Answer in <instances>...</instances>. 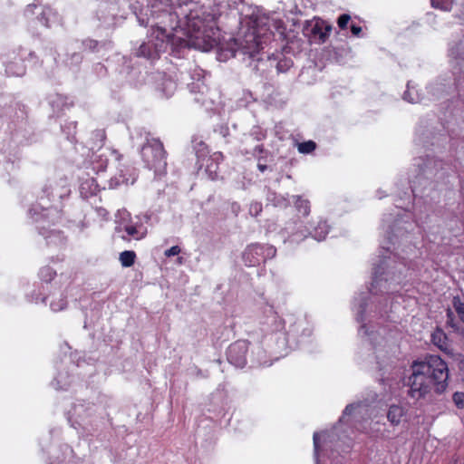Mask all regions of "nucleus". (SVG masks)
Returning a JSON list of instances; mask_svg holds the SVG:
<instances>
[{"label": "nucleus", "mask_w": 464, "mask_h": 464, "mask_svg": "<svg viewBox=\"0 0 464 464\" xmlns=\"http://www.w3.org/2000/svg\"><path fill=\"white\" fill-rule=\"evenodd\" d=\"M267 200L275 207L286 208L289 205V200L286 198L275 192L268 193Z\"/></svg>", "instance_id": "nucleus-28"}, {"label": "nucleus", "mask_w": 464, "mask_h": 464, "mask_svg": "<svg viewBox=\"0 0 464 464\" xmlns=\"http://www.w3.org/2000/svg\"><path fill=\"white\" fill-rule=\"evenodd\" d=\"M431 342L446 354L452 355L453 350L447 334L440 328H437L431 334Z\"/></svg>", "instance_id": "nucleus-16"}, {"label": "nucleus", "mask_w": 464, "mask_h": 464, "mask_svg": "<svg viewBox=\"0 0 464 464\" xmlns=\"http://www.w3.org/2000/svg\"><path fill=\"white\" fill-rule=\"evenodd\" d=\"M276 249L273 246L253 244L243 253V261L247 266H256L276 256Z\"/></svg>", "instance_id": "nucleus-10"}, {"label": "nucleus", "mask_w": 464, "mask_h": 464, "mask_svg": "<svg viewBox=\"0 0 464 464\" xmlns=\"http://www.w3.org/2000/svg\"><path fill=\"white\" fill-rule=\"evenodd\" d=\"M315 143L313 140L301 142L298 144V151L300 153H310L315 150Z\"/></svg>", "instance_id": "nucleus-34"}, {"label": "nucleus", "mask_w": 464, "mask_h": 464, "mask_svg": "<svg viewBox=\"0 0 464 464\" xmlns=\"http://www.w3.org/2000/svg\"><path fill=\"white\" fill-rule=\"evenodd\" d=\"M55 275L56 273L50 266H44L40 270V277L45 282L51 281L55 276Z\"/></svg>", "instance_id": "nucleus-35"}, {"label": "nucleus", "mask_w": 464, "mask_h": 464, "mask_svg": "<svg viewBox=\"0 0 464 464\" xmlns=\"http://www.w3.org/2000/svg\"><path fill=\"white\" fill-rule=\"evenodd\" d=\"M443 162L434 158H428L421 168V172L426 178H433L439 169H442Z\"/></svg>", "instance_id": "nucleus-17"}, {"label": "nucleus", "mask_w": 464, "mask_h": 464, "mask_svg": "<svg viewBox=\"0 0 464 464\" xmlns=\"http://www.w3.org/2000/svg\"><path fill=\"white\" fill-rule=\"evenodd\" d=\"M5 72L12 76H23L25 73V67L23 63H10L6 65Z\"/></svg>", "instance_id": "nucleus-29"}, {"label": "nucleus", "mask_w": 464, "mask_h": 464, "mask_svg": "<svg viewBox=\"0 0 464 464\" xmlns=\"http://www.w3.org/2000/svg\"><path fill=\"white\" fill-rule=\"evenodd\" d=\"M63 374H59L57 376V378L54 380L53 385L54 386V388L56 390H64L67 388V386H69V382H64V383H62L63 382Z\"/></svg>", "instance_id": "nucleus-41"}, {"label": "nucleus", "mask_w": 464, "mask_h": 464, "mask_svg": "<svg viewBox=\"0 0 464 464\" xmlns=\"http://www.w3.org/2000/svg\"><path fill=\"white\" fill-rule=\"evenodd\" d=\"M183 261H184L183 257H178V260H177L178 264L182 265Z\"/></svg>", "instance_id": "nucleus-54"}, {"label": "nucleus", "mask_w": 464, "mask_h": 464, "mask_svg": "<svg viewBox=\"0 0 464 464\" xmlns=\"http://www.w3.org/2000/svg\"><path fill=\"white\" fill-rule=\"evenodd\" d=\"M293 66V61L290 58L280 59L276 63V71L279 73L286 72Z\"/></svg>", "instance_id": "nucleus-32"}, {"label": "nucleus", "mask_w": 464, "mask_h": 464, "mask_svg": "<svg viewBox=\"0 0 464 464\" xmlns=\"http://www.w3.org/2000/svg\"><path fill=\"white\" fill-rule=\"evenodd\" d=\"M43 192L46 195L48 199H62L69 195L70 188L66 184V180H61L60 184L56 181H50L44 185Z\"/></svg>", "instance_id": "nucleus-15"}, {"label": "nucleus", "mask_w": 464, "mask_h": 464, "mask_svg": "<svg viewBox=\"0 0 464 464\" xmlns=\"http://www.w3.org/2000/svg\"><path fill=\"white\" fill-rule=\"evenodd\" d=\"M255 150H258L259 152H262V151H263V146H262V145H257V146L255 148Z\"/></svg>", "instance_id": "nucleus-53"}, {"label": "nucleus", "mask_w": 464, "mask_h": 464, "mask_svg": "<svg viewBox=\"0 0 464 464\" xmlns=\"http://www.w3.org/2000/svg\"><path fill=\"white\" fill-rule=\"evenodd\" d=\"M128 1L129 0H115V3L111 5L110 10L114 17L120 16L123 19L127 17L128 13L124 10L121 13V8L124 9V5H128Z\"/></svg>", "instance_id": "nucleus-25"}, {"label": "nucleus", "mask_w": 464, "mask_h": 464, "mask_svg": "<svg viewBox=\"0 0 464 464\" xmlns=\"http://www.w3.org/2000/svg\"><path fill=\"white\" fill-rule=\"evenodd\" d=\"M351 31L353 33V35H359V34L361 33L362 31V28L359 26V25H356V24H352L351 25Z\"/></svg>", "instance_id": "nucleus-48"}, {"label": "nucleus", "mask_w": 464, "mask_h": 464, "mask_svg": "<svg viewBox=\"0 0 464 464\" xmlns=\"http://www.w3.org/2000/svg\"><path fill=\"white\" fill-rule=\"evenodd\" d=\"M258 363H259L260 365H264V366H269V365H271V362H267V361H266V360H264V361H263V360H261V359H259V360H258Z\"/></svg>", "instance_id": "nucleus-52"}, {"label": "nucleus", "mask_w": 464, "mask_h": 464, "mask_svg": "<svg viewBox=\"0 0 464 464\" xmlns=\"http://www.w3.org/2000/svg\"><path fill=\"white\" fill-rule=\"evenodd\" d=\"M35 8H37L36 5H27L25 10H24L25 15H27V16L33 15L34 14V9Z\"/></svg>", "instance_id": "nucleus-47"}, {"label": "nucleus", "mask_w": 464, "mask_h": 464, "mask_svg": "<svg viewBox=\"0 0 464 464\" xmlns=\"http://www.w3.org/2000/svg\"><path fill=\"white\" fill-rule=\"evenodd\" d=\"M406 415V410L401 405H391L388 412L387 419L393 426L399 425Z\"/></svg>", "instance_id": "nucleus-18"}, {"label": "nucleus", "mask_w": 464, "mask_h": 464, "mask_svg": "<svg viewBox=\"0 0 464 464\" xmlns=\"http://www.w3.org/2000/svg\"><path fill=\"white\" fill-rule=\"evenodd\" d=\"M106 134L103 130H96L92 133V150L101 149L105 141Z\"/></svg>", "instance_id": "nucleus-23"}, {"label": "nucleus", "mask_w": 464, "mask_h": 464, "mask_svg": "<svg viewBox=\"0 0 464 464\" xmlns=\"http://www.w3.org/2000/svg\"><path fill=\"white\" fill-rule=\"evenodd\" d=\"M453 401L459 409L464 407V392H456L452 396Z\"/></svg>", "instance_id": "nucleus-39"}, {"label": "nucleus", "mask_w": 464, "mask_h": 464, "mask_svg": "<svg viewBox=\"0 0 464 464\" xmlns=\"http://www.w3.org/2000/svg\"><path fill=\"white\" fill-rule=\"evenodd\" d=\"M41 234L47 240V244L56 243V240H61V235L59 232H55L53 230L50 231L49 235H45L44 232L40 231Z\"/></svg>", "instance_id": "nucleus-37"}, {"label": "nucleus", "mask_w": 464, "mask_h": 464, "mask_svg": "<svg viewBox=\"0 0 464 464\" xmlns=\"http://www.w3.org/2000/svg\"><path fill=\"white\" fill-rule=\"evenodd\" d=\"M331 31L332 25L320 18L306 21L303 28L304 35L309 42L317 44L325 43Z\"/></svg>", "instance_id": "nucleus-11"}, {"label": "nucleus", "mask_w": 464, "mask_h": 464, "mask_svg": "<svg viewBox=\"0 0 464 464\" xmlns=\"http://www.w3.org/2000/svg\"><path fill=\"white\" fill-rule=\"evenodd\" d=\"M57 19V14L50 7H45L38 16V20L46 27H50L52 23Z\"/></svg>", "instance_id": "nucleus-21"}, {"label": "nucleus", "mask_w": 464, "mask_h": 464, "mask_svg": "<svg viewBox=\"0 0 464 464\" xmlns=\"http://www.w3.org/2000/svg\"><path fill=\"white\" fill-rule=\"evenodd\" d=\"M295 205L296 210L301 213L303 216L307 217L310 213V202L307 199L303 198L300 196H295Z\"/></svg>", "instance_id": "nucleus-27"}, {"label": "nucleus", "mask_w": 464, "mask_h": 464, "mask_svg": "<svg viewBox=\"0 0 464 464\" xmlns=\"http://www.w3.org/2000/svg\"><path fill=\"white\" fill-rule=\"evenodd\" d=\"M186 23L188 39L177 34L167 33L166 29L158 26L151 30L134 54L137 57L154 60L166 51L169 44L175 48L193 47L202 51H209L217 44L214 36V14H206L202 10H191L190 14L186 15Z\"/></svg>", "instance_id": "nucleus-1"}, {"label": "nucleus", "mask_w": 464, "mask_h": 464, "mask_svg": "<svg viewBox=\"0 0 464 464\" xmlns=\"http://www.w3.org/2000/svg\"><path fill=\"white\" fill-rule=\"evenodd\" d=\"M329 232V226L324 220H318L311 231L302 230L301 225L296 222L288 223L281 231L284 242L289 240L299 243L310 235L317 241L325 239Z\"/></svg>", "instance_id": "nucleus-8"}, {"label": "nucleus", "mask_w": 464, "mask_h": 464, "mask_svg": "<svg viewBox=\"0 0 464 464\" xmlns=\"http://www.w3.org/2000/svg\"><path fill=\"white\" fill-rule=\"evenodd\" d=\"M371 296L368 299L366 297H361L358 301V304H354L355 309V319L358 323L362 324L359 328V334L362 337H370L368 329L365 322H371L372 319L380 317L382 318L388 314L392 309L391 297L385 292L380 290V286L376 289L371 286Z\"/></svg>", "instance_id": "nucleus-4"}, {"label": "nucleus", "mask_w": 464, "mask_h": 464, "mask_svg": "<svg viewBox=\"0 0 464 464\" xmlns=\"http://www.w3.org/2000/svg\"><path fill=\"white\" fill-rule=\"evenodd\" d=\"M141 157L146 166L154 170L155 175H161L165 172L167 167L166 151L160 140L155 138L147 139L146 143L141 148Z\"/></svg>", "instance_id": "nucleus-7"}, {"label": "nucleus", "mask_w": 464, "mask_h": 464, "mask_svg": "<svg viewBox=\"0 0 464 464\" xmlns=\"http://www.w3.org/2000/svg\"><path fill=\"white\" fill-rule=\"evenodd\" d=\"M452 304L460 320L464 323V302H461L459 296H455L453 298Z\"/></svg>", "instance_id": "nucleus-33"}, {"label": "nucleus", "mask_w": 464, "mask_h": 464, "mask_svg": "<svg viewBox=\"0 0 464 464\" xmlns=\"http://www.w3.org/2000/svg\"><path fill=\"white\" fill-rule=\"evenodd\" d=\"M351 19V16L349 14H342L338 20H337V24H338V26L341 28V29H344L346 28L349 21Z\"/></svg>", "instance_id": "nucleus-42"}, {"label": "nucleus", "mask_w": 464, "mask_h": 464, "mask_svg": "<svg viewBox=\"0 0 464 464\" xmlns=\"http://www.w3.org/2000/svg\"><path fill=\"white\" fill-rule=\"evenodd\" d=\"M223 156L220 152L214 153L208 159L206 165V172L211 179H216L218 177V161L222 160Z\"/></svg>", "instance_id": "nucleus-19"}, {"label": "nucleus", "mask_w": 464, "mask_h": 464, "mask_svg": "<svg viewBox=\"0 0 464 464\" xmlns=\"http://www.w3.org/2000/svg\"><path fill=\"white\" fill-rule=\"evenodd\" d=\"M181 249L179 246H171L170 248L167 249L165 252H164V255L167 256V257H170V256H177L180 253Z\"/></svg>", "instance_id": "nucleus-44"}, {"label": "nucleus", "mask_w": 464, "mask_h": 464, "mask_svg": "<svg viewBox=\"0 0 464 464\" xmlns=\"http://www.w3.org/2000/svg\"><path fill=\"white\" fill-rule=\"evenodd\" d=\"M194 7H189L188 12L179 4L177 7H173L171 0H153L145 10L140 8V2L128 5V7L136 15L140 25L147 26L150 23V16L156 20L155 24L161 26L162 29L175 31L176 34L182 32V35L188 39V30L186 23V15L189 14L191 10H202L206 14L208 13L203 7L197 6L196 4L190 3Z\"/></svg>", "instance_id": "nucleus-3"}, {"label": "nucleus", "mask_w": 464, "mask_h": 464, "mask_svg": "<svg viewBox=\"0 0 464 464\" xmlns=\"http://www.w3.org/2000/svg\"><path fill=\"white\" fill-rule=\"evenodd\" d=\"M432 7L441 10H449L450 3L449 0H430Z\"/></svg>", "instance_id": "nucleus-38"}, {"label": "nucleus", "mask_w": 464, "mask_h": 464, "mask_svg": "<svg viewBox=\"0 0 464 464\" xmlns=\"http://www.w3.org/2000/svg\"><path fill=\"white\" fill-rule=\"evenodd\" d=\"M70 60H71V62L69 63L70 66L78 65L79 63H81L82 57L81 53H73L72 54Z\"/></svg>", "instance_id": "nucleus-45"}, {"label": "nucleus", "mask_w": 464, "mask_h": 464, "mask_svg": "<svg viewBox=\"0 0 464 464\" xmlns=\"http://www.w3.org/2000/svg\"><path fill=\"white\" fill-rule=\"evenodd\" d=\"M29 212L35 222L46 219L49 223L54 224L61 218V213L56 208H43L36 205L30 208Z\"/></svg>", "instance_id": "nucleus-14"}, {"label": "nucleus", "mask_w": 464, "mask_h": 464, "mask_svg": "<svg viewBox=\"0 0 464 464\" xmlns=\"http://www.w3.org/2000/svg\"><path fill=\"white\" fill-rule=\"evenodd\" d=\"M412 372L408 377V395L413 400L423 399L430 393L431 386L436 392H443L448 386L449 367L438 355L430 354L423 361L414 362Z\"/></svg>", "instance_id": "nucleus-2"}, {"label": "nucleus", "mask_w": 464, "mask_h": 464, "mask_svg": "<svg viewBox=\"0 0 464 464\" xmlns=\"http://www.w3.org/2000/svg\"><path fill=\"white\" fill-rule=\"evenodd\" d=\"M406 270V264L399 260L396 255L383 256L373 267L372 288L380 286V290L388 295L393 291L392 285L401 283Z\"/></svg>", "instance_id": "nucleus-5"}, {"label": "nucleus", "mask_w": 464, "mask_h": 464, "mask_svg": "<svg viewBox=\"0 0 464 464\" xmlns=\"http://www.w3.org/2000/svg\"><path fill=\"white\" fill-rule=\"evenodd\" d=\"M257 168L261 172H264L267 169V166L265 164L258 163Z\"/></svg>", "instance_id": "nucleus-51"}, {"label": "nucleus", "mask_w": 464, "mask_h": 464, "mask_svg": "<svg viewBox=\"0 0 464 464\" xmlns=\"http://www.w3.org/2000/svg\"><path fill=\"white\" fill-rule=\"evenodd\" d=\"M368 408V404L364 402H356V403H351L348 404L343 412V417L340 419L342 420L345 416L351 415L353 411H357L358 413H362L363 411H366Z\"/></svg>", "instance_id": "nucleus-24"}, {"label": "nucleus", "mask_w": 464, "mask_h": 464, "mask_svg": "<svg viewBox=\"0 0 464 464\" xmlns=\"http://www.w3.org/2000/svg\"><path fill=\"white\" fill-rule=\"evenodd\" d=\"M135 257L134 251L126 250L120 254V262L123 267H130L134 264Z\"/></svg>", "instance_id": "nucleus-30"}, {"label": "nucleus", "mask_w": 464, "mask_h": 464, "mask_svg": "<svg viewBox=\"0 0 464 464\" xmlns=\"http://www.w3.org/2000/svg\"><path fill=\"white\" fill-rule=\"evenodd\" d=\"M67 305V302L62 295L59 297L53 296L50 306L53 312L63 310Z\"/></svg>", "instance_id": "nucleus-31"}, {"label": "nucleus", "mask_w": 464, "mask_h": 464, "mask_svg": "<svg viewBox=\"0 0 464 464\" xmlns=\"http://www.w3.org/2000/svg\"><path fill=\"white\" fill-rule=\"evenodd\" d=\"M267 314L268 318L271 320L272 325H271V331H279L283 328V321L278 317L276 312L274 310L273 307H268V309L266 311Z\"/></svg>", "instance_id": "nucleus-26"}, {"label": "nucleus", "mask_w": 464, "mask_h": 464, "mask_svg": "<svg viewBox=\"0 0 464 464\" xmlns=\"http://www.w3.org/2000/svg\"><path fill=\"white\" fill-rule=\"evenodd\" d=\"M98 66L101 68V69H103V66L102 64H98Z\"/></svg>", "instance_id": "nucleus-56"}, {"label": "nucleus", "mask_w": 464, "mask_h": 464, "mask_svg": "<svg viewBox=\"0 0 464 464\" xmlns=\"http://www.w3.org/2000/svg\"><path fill=\"white\" fill-rule=\"evenodd\" d=\"M248 344V342L246 340H238L230 344L227 351V357L229 363L237 368L245 367L246 364Z\"/></svg>", "instance_id": "nucleus-13"}, {"label": "nucleus", "mask_w": 464, "mask_h": 464, "mask_svg": "<svg viewBox=\"0 0 464 464\" xmlns=\"http://www.w3.org/2000/svg\"><path fill=\"white\" fill-rule=\"evenodd\" d=\"M382 248H383V249H386V251H389V250H390V247H389V246H382Z\"/></svg>", "instance_id": "nucleus-55"}, {"label": "nucleus", "mask_w": 464, "mask_h": 464, "mask_svg": "<svg viewBox=\"0 0 464 464\" xmlns=\"http://www.w3.org/2000/svg\"><path fill=\"white\" fill-rule=\"evenodd\" d=\"M251 136H254L256 140H261L265 138V133L259 130L258 128L255 129L251 132Z\"/></svg>", "instance_id": "nucleus-46"}, {"label": "nucleus", "mask_w": 464, "mask_h": 464, "mask_svg": "<svg viewBox=\"0 0 464 464\" xmlns=\"http://www.w3.org/2000/svg\"><path fill=\"white\" fill-rule=\"evenodd\" d=\"M235 45H237V48L232 49L234 56L237 55V53H240L242 54H247L252 58L258 53L261 43L256 32L251 31L245 35L244 39H236Z\"/></svg>", "instance_id": "nucleus-12"}, {"label": "nucleus", "mask_w": 464, "mask_h": 464, "mask_svg": "<svg viewBox=\"0 0 464 464\" xmlns=\"http://www.w3.org/2000/svg\"><path fill=\"white\" fill-rule=\"evenodd\" d=\"M313 440H314V461H315V464H320L319 463V440H318V433L317 432L314 433Z\"/></svg>", "instance_id": "nucleus-40"}, {"label": "nucleus", "mask_w": 464, "mask_h": 464, "mask_svg": "<svg viewBox=\"0 0 464 464\" xmlns=\"http://www.w3.org/2000/svg\"><path fill=\"white\" fill-rule=\"evenodd\" d=\"M403 100L410 103H418L422 101V96L419 91L411 85V82L407 84V90L403 93Z\"/></svg>", "instance_id": "nucleus-20"}, {"label": "nucleus", "mask_w": 464, "mask_h": 464, "mask_svg": "<svg viewBox=\"0 0 464 464\" xmlns=\"http://www.w3.org/2000/svg\"><path fill=\"white\" fill-rule=\"evenodd\" d=\"M116 219L117 226L115 227V230L118 233H126V235H121L122 239L140 240L146 237L148 233L147 227L140 221L134 222L130 218V214L127 210H118Z\"/></svg>", "instance_id": "nucleus-9"}, {"label": "nucleus", "mask_w": 464, "mask_h": 464, "mask_svg": "<svg viewBox=\"0 0 464 464\" xmlns=\"http://www.w3.org/2000/svg\"><path fill=\"white\" fill-rule=\"evenodd\" d=\"M177 84L170 78H162V82L159 86L160 91L165 97H170L176 91Z\"/></svg>", "instance_id": "nucleus-22"}, {"label": "nucleus", "mask_w": 464, "mask_h": 464, "mask_svg": "<svg viewBox=\"0 0 464 464\" xmlns=\"http://www.w3.org/2000/svg\"><path fill=\"white\" fill-rule=\"evenodd\" d=\"M262 209V204L260 202L254 201L250 203L248 212L252 217H256L261 213Z\"/></svg>", "instance_id": "nucleus-36"}, {"label": "nucleus", "mask_w": 464, "mask_h": 464, "mask_svg": "<svg viewBox=\"0 0 464 464\" xmlns=\"http://www.w3.org/2000/svg\"><path fill=\"white\" fill-rule=\"evenodd\" d=\"M231 210L237 216L240 211V205L237 202L231 204Z\"/></svg>", "instance_id": "nucleus-49"}, {"label": "nucleus", "mask_w": 464, "mask_h": 464, "mask_svg": "<svg viewBox=\"0 0 464 464\" xmlns=\"http://www.w3.org/2000/svg\"><path fill=\"white\" fill-rule=\"evenodd\" d=\"M102 419L101 407L83 400H78L73 403L68 416L71 425L84 435L92 434Z\"/></svg>", "instance_id": "nucleus-6"}, {"label": "nucleus", "mask_w": 464, "mask_h": 464, "mask_svg": "<svg viewBox=\"0 0 464 464\" xmlns=\"http://www.w3.org/2000/svg\"><path fill=\"white\" fill-rule=\"evenodd\" d=\"M447 316H448V324L453 327L454 326V324L452 323L453 322V313L450 310H448Z\"/></svg>", "instance_id": "nucleus-50"}, {"label": "nucleus", "mask_w": 464, "mask_h": 464, "mask_svg": "<svg viewBox=\"0 0 464 464\" xmlns=\"http://www.w3.org/2000/svg\"><path fill=\"white\" fill-rule=\"evenodd\" d=\"M84 48L89 49L91 51H95L98 48L99 43L92 39H87L82 43Z\"/></svg>", "instance_id": "nucleus-43"}]
</instances>
